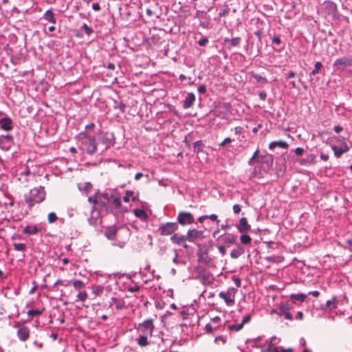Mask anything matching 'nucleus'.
Masks as SVG:
<instances>
[{
  "label": "nucleus",
  "mask_w": 352,
  "mask_h": 352,
  "mask_svg": "<svg viewBox=\"0 0 352 352\" xmlns=\"http://www.w3.org/2000/svg\"><path fill=\"white\" fill-rule=\"evenodd\" d=\"M1 136L6 143H11L13 140V137L11 135H6Z\"/></svg>",
  "instance_id": "nucleus-54"
},
{
  "label": "nucleus",
  "mask_w": 352,
  "mask_h": 352,
  "mask_svg": "<svg viewBox=\"0 0 352 352\" xmlns=\"http://www.w3.org/2000/svg\"><path fill=\"white\" fill-rule=\"evenodd\" d=\"M45 198V192L43 187L34 188L25 195V202L32 206L35 204L42 202Z\"/></svg>",
  "instance_id": "nucleus-3"
},
{
  "label": "nucleus",
  "mask_w": 352,
  "mask_h": 352,
  "mask_svg": "<svg viewBox=\"0 0 352 352\" xmlns=\"http://www.w3.org/2000/svg\"><path fill=\"white\" fill-rule=\"evenodd\" d=\"M259 98L262 100H265L267 98V94L265 91H262L258 93Z\"/></svg>",
  "instance_id": "nucleus-64"
},
{
  "label": "nucleus",
  "mask_w": 352,
  "mask_h": 352,
  "mask_svg": "<svg viewBox=\"0 0 352 352\" xmlns=\"http://www.w3.org/2000/svg\"><path fill=\"white\" fill-rule=\"evenodd\" d=\"M69 284H72L73 285L74 288L78 291L82 290L85 286L83 281H82L80 280H69V281H68V283L67 285H65V286H67Z\"/></svg>",
  "instance_id": "nucleus-25"
},
{
  "label": "nucleus",
  "mask_w": 352,
  "mask_h": 352,
  "mask_svg": "<svg viewBox=\"0 0 352 352\" xmlns=\"http://www.w3.org/2000/svg\"><path fill=\"white\" fill-rule=\"evenodd\" d=\"M99 142L104 146V150H107L115 143L114 134L109 131L102 133L99 138Z\"/></svg>",
  "instance_id": "nucleus-9"
},
{
  "label": "nucleus",
  "mask_w": 352,
  "mask_h": 352,
  "mask_svg": "<svg viewBox=\"0 0 352 352\" xmlns=\"http://www.w3.org/2000/svg\"><path fill=\"white\" fill-rule=\"evenodd\" d=\"M148 336H149L147 335L140 334L136 340L138 344L141 347L147 346L149 344L148 341Z\"/></svg>",
  "instance_id": "nucleus-27"
},
{
  "label": "nucleus",
  "mask_w": 352,
  "mask_h": 352,
  "mask_svg": "<svg viewBox=\"0 0 352 352\" xmlns=\"http://www.w3.org/2000/svg\"><path fill=\"white\" fill-rule=\"evenodd\" d=\"M111 197H112V194L101 193L98 190L94 195L88 197V201L93 204V212L100 209L107 210L111 202Z\"/></svg>",
  "instance_id": "nucleus-1"
},
{
  "label": "nucleus",
  "mask_w": 352,
  "mask_h": 352,
  "mask_svg": "<svg viewBox=\"0 0 352 352\" xmlns=\"http://www.w3.org/2000/svg\"><path fill=\"white\" fill-rule=\"evenodd\" d=\"M80 149L89 155H93L96 152V138L94 136L87 135L86 132L80 133Z\"/></svg>",
  "instance_id": "nucleus-4"
},
{
  "label": "nucleus",
  "mask_w": 352,
  "mask_h": 352,
  "mask_svg": "<svg viewBox=\"0 0 352 352\" xmlns=\"http://www.w3.org/2000/svg\"><path fill=\"white\" fill-rule=\"evenodd\" d=\"M320 158L321 160L326 162L329 160V155L324 153L322 152H320Z\"/></svg>",
  "instance_id": "nucleus-61"
},
{
  "label": "nucleus",
  "mask_w": 352,
  "mask_h": 352,
  "mask_svg": "<svg viewBox=\"0 0 352 352\" xmlns=\"http://www.w3.org/2000/svg\"><path fill=\"white\" fill-rule=\"evenodd\" d=\"M293 349L292 348L283 349L281 347H274V352H292Z\"/></svg>",
  "instance_id": "nucleus-50"
},
{
  "label": "nucleus",
  "mask_w": 352,
  "mask_h": 352,
  "mask_svg": "<svg viewBox=\"0 0 352 352\" xmlns=\"http://www.w3.org/2000/svg\"><path fill=\"white\" fill-rule=\"evenodd\" d=\"M236 236H227L223 239V242L227 245H231L235 243Z\"/></svg>",
  "instance_id": "nucleus-39"
},
{
  "label": "nucleus",
  "mask_w": 352,
  "mask_h": 352,
  "mask_svg": "<svg viewBox=\"0 0 352 352\" xmlns=\"http://www.w3.org/2000/svg\"><path fill=\"white\" fill-rule=\"evenodd\" d=\"M131 200L133 202L138 201V194L135 195L133 191L126 190L125 192V195L123 197V201L125 203H129Z\"/></svg>",
  "instance_id": "nucleus-20"
},
{
  "label": "nucleus",
  "mask_w": 352,
  "mask_h": 352,
  "mask_svg": "<svg viewBox=\"0 0 352 352\" xmlns=\"http://www.w3.org/2000/svg\"><path fill=\"white\" fill-rule=\"evenodd\" d=\"M40 229L37 226H27L24 228L23 232L28 235L36 234Z\"/></svg>",
  "instance_id": "nucleus-24"
},
{
  "label": "nucleus",
  "mask_w": 352,
  "mask_h": 352,
  "mask_svg": "<svg viewBox=\"0 0 352 352\" xmlns=\"http://www.w3.org/2000/svg\"><path fill=\"white\" fill-rule=\"evenodd\" d=\"M280 342V339L276 338V336H272L270 340L268 341H266L267 344H270L271 345L275 346L276 344H278Z\"/></svg>",
  "instance_id": "nucleus-48"
},
{
  "label": "nucleus",
  "mask_w": 352,
  "mask_h": 352,
  "mask_svg": "<svg viewBox=\"0 0 352 352\" xmlns=\"http://www.w3.org/2000/svg\"><path fill=\"white\" fill-rule=\"evenodd\" d=\"M241 206L239 205V204H234L233 206V212L235 213V214H238L241 212Z\"/></svg>",
  "instance_id": "nucleus-63"
},
{
  "label": "nucleus",
  "mask_w": 352,
  "mask_h": 352,
  "mask_svg": "<svg viewBox=\"0 0 352 352\" xmlns=\"http://www.w3.org/2000/svg\"><path fill=\"white\" fill-rule=\"evenodd\" d=\"M207 219H209L213 221H217L218 223H219V220L218 219V217L217 214H212L210 215H206Z\"/></svg>",
  "instance_id": "nucleus-55"
},
{
  "label": "nucleus",
  "mask_w": 352,
  "mask_h": 352,
  "mask_svg": "<svg viewBox=\"0 0 352 352\" xmlns=\"http://www.w3.org/2000/svg\"><path fill=\"white\" fill-rule=\"evenodd\" d=\"M95 212H96V210H94L93 212V208H92L91 209V216L88 219L89 223L91 226H96L98 221V218L99 214L96 213L95 214Z\"/></svg>",
  "instance_id": "nucleus-33"
},
{
  "label": "nucleus",
  "mask_w": 352,
  "mask_h": 352,
  "mask_svg": "<svg viewBox=\"0 0 352 352\" xmlns=\"http://www.w3.org/2000/svg\"><path fill=\"white\" fill-rule=\"evenodd\" d=\"M322 10L327 16H336L337 6L331 1H325L322 4Z\"/></svg>",
  "instance_id": "nucleus-12"
},
{
  "label": "nucleus",
  "mask_w": 352,
  "mask_h": 352,
  "mask_svg": "<svg viewBox=\"0 0 352 352\" xmlns=\"http://www.w3.org/2000/svg\"><path fill=\"white\" fill-rule=\"evenodd\" d=\"M225 42L229 43V44H230L229 48H231V47L239 45L240 42H241V38L240 37H235V38H225Z\"/></svg>",
  "instance_id": "nucleus-30"
},
{
  "label": "nucleus",
  "mask_w": 352,
  "mask_h": 352,
  "mask_svg": "<svg viewBox=\"0 0 352 352\" xmlns=\"http://www.w3.org/2000/svg\"><path fill=\"white\" fill-rule=\"evenodd\" d=\"M87 293L85 290H80L78 291V294L76 295V299L75 300L76 302L80 301V302H85L87 298Z\"/></svg>",
  "instance_id": "nucleus-31"
},
{
  "label": "nucleus",
  "mask_w": 352,
  "mask_h": 352,
  "mask_svg": "<svg viewBox=\"0 0 352 352\" xmlns=\"http://www.w3.org/2000/svg\"><path fill=\"white\" fill-rule=\"evenodd\" d=\"M43 19L53 24L56 23V19L54 18V13L51 9L47 10L45 12V14L43 15Z\"/></svg>",
  "instance_id": "nucleus-29"
},
{
  "label": "nucleus",
  "mask_w": 352,
  "mask_h": 352,
  "mask_svg": "<svg viewBox=\"0 0 352 352\" xmlns=\"http://www.w3.org/2000/svg\"><path fill=\"white\" fill-rule=\"evenodd\" d=\"M276 146H279L282 148H287L288 147V144L286 142L279 140V141H274L272 142L269 145V148L271 150H273Z\"/></svg>",
  "instance_id": "nucleus-26"
},
{
  "label": "nucleus",
  "mask_w": 352,
  "mask_h": 352,
  "mask_svg": "<svg viewBox=\"0 0 352 352\" xmlns=\"http://www.w3.org/2000/svg\"><path fill=\"white\" fill-rule=\"evenodd\" d=\"M133 213L136 217L139 218L141 220H146L148 218L147 213L143 209H134Z\"/></svg>",
  "instance_id": "nucleus-28"
},
{
  "label": "nucleus",
  "mask_w": 352,
  "mask_h": 352,
  "mask_svg": "<svg viewBox=\"0 0 352 352\" xmlns=\"http://www.w3.org/2000/svg\"><path fill=\"white\" fill-rule=\"evenodd\" d=\"M0 127L6 131H11L13 129L12 120L9 117H4L0 119Z\"/></svg>",
  "instance_id": "nucleus-15"
},
{
  "label": "nucleus",
  "mask_w": 352,
  "mask_h": 352,
  "mask_svg": "<svg viewBox=\"0 0 352 352\" xmlns=\"http://www.w3.org/2000/svg\"><path fill=\"white\" fill-rule=\"evenodd\" d=\"M251 316L250 314L246 315L243 317L241 324L244 326L245 324L248 323L250 321Z\"/></svg>",
  "instance_id": "nucleus-58"
},
{
  "label": "nucleus",
  "mask_w": 352,
  "mask_h": 352,
  "mask_svg": "<svg viewBox=\"0 0 352 352\" xmlns=\"http://www.w3.org/2000/svg\"><path fill=\"white\" fill-rule=\"evenodd\" d=\"M252 78H254L257 82H261L263 84H265L267 82V80L265 78L257 74L252 73Z\"/></svg>",
  "instance_id": "nucleus-37"
},
{
  "label": "nucleus",
  "mask_w": 352,
  "mask_h": 352,
  "mask_svg": "<svg viewBox=\"0 0 352 352\" xmlns=\"http://www.w3.org/2000/svg\"><path fill=\"white\" fill-rule=\"evenodd\" d=\"M204 232L196 229L189 230L187 232V239L189 242H193L195 239L203 236Z\"/></svg>",
  "instance_id": "nucleus-14"
},
{
  "label": "nucleus",
  "mask_w": 352,
  "mask_h": 352,
  "mask_svg": "<svg viewBox=\"0 0 352 352\" xmlns=\"http://www.w3.org/2000/svg\"><path fill=\"white\" fill-rule=\"evenodd\" d=\"M195 96L193 93H188L183 102V108L186 109L191 107L195 102Z\"/></svg>",
  "instance_id": "nucleus-16"
},
{
  "label": "nucleus",
  "mask_w": 352,
  "mask_h": 352,
  "mask_svg": "<svg viewBox=\"0 0 352 352\" xmlns=\"http://www.w3.org/2000/svg\"><path fill=\"white\" fill-rule=\"evenodd\" d=\"M234 133L236 135H241L243 132V128L241 126H236L234 129Z\"/></svg>",
  "instance_id": "nucleus-62"
},
{
  "label": "nucleus",
  "mask_w": 352,
  "mask_h": 352,
  "mask_svg": "<svg viewBox=\"0 0 352 352\" xmlns=\"http://www.w3.org/2000/svg\"><path fill=\"white\" fill-rule=\"evenodd\" d=\"M327 144L330 145L334 155L338 158L349 150V147L343 138L331 136L327 139Z\"/></svg>",
  "instance_id": "nucleus-2"
},
{
  "label": "nucleus",
  "mask_w": 352,
  "mask_h": 352,
  "mask_svg": "<svg viewBox=\"0 0 352 352\" xmlns=\"http://www.w3.org/2000/svg\"><path fill=\"white\" fill-rule=\"evenodd\" d=\"M322 67V64L321 62H316L314 65V69L311 72L310 75L311 76H315L317 74L319 73L320 70Z\"/></svg>",
  "instance_id": "nucleus-38"
},
{
  "label": "nucleus",
  "mask_w": 352,
  "mask_h": 352,
  "mask_svg": "<svg viewBox=\"0 0 352 352\" xmlns=\"http://www.w3.org/2000/svg\"><path fill=\"white\" fill-rule=\"evenodd\" d=\"M14 327L17 328L16 336L21 342H25L30 338V329L26 326L20 325L16 322Z\"/></svg>",
  "instance_id": "nucleus-10"
},
{
  "label": "nucleus",
  "mask_w": 352,
  "mask_h": 352,
  "mask_svg": "<svg viewBox=\"0 0 352 352\" xmlns=\"http://www.w3.org/2000/svg\"><path fill=\"white\" fill-rule=\"evenodd\" d=\"M118 228L115 226L108 227L105 230L104 235L109 240H114L116 239Z\"/></svg>",
  "instance_id": "nucleus-18"
},
{
  "label": "nucleus",
  "mask_w": 352,
  "mask_h": 352,
  "mask_svg": "<svg viewBox=\"0 0 352 352\" xmlns=\"http://www.w3.org/2000/svg\"><path fill=\"white\" fill-rule=\"evenodd\" d=\"M336 298L333 297L330 300H328L326 302V304L322 306V309L324 311H326L327 309L331 310L336 308Z\"/></svg>",
  "instance_id": "nucleus-23"
},
{
  "label": "nucleus",
  "mask_w": 352,
  "mask_h": 352,
  "mask_svg": "<svg viewBox=\"0 0 352 352\" xmlns=\"http://www.w3.org/2000/svg\"><path fill=\"white\" fill-rule=\"evenodd\" d=\"M111 201H112L113 205L117 208H119L121 206V199L119 197H114L112 195V197H111Z\"/></svg>",
  "instance_id": "nucleus-42"
},
{
  "label": "nucleus",
  "mask_w": 352,
  "mask_h": 352,
  "mask_svg": "<svg viewBox=\"0 0 352 352\" xmlns=\"http://www.w3.org/2000/svg\"><path fill=\"white\" fill-rule=\"evenodd\" d=\"M236 289L229 287L226 291L220 292L219 297L223 299L227 306L231 307L234 304Z\"/></svg>",
  "instance_id": "nucleus-5"
},
{
  "label": "nucleus",
  "mask_w": 352,
  "mask_h": 352,
  "mask_svg": "<svg viewBox=\"0 0 352 352\" xmlns=\"http://www.w3.org/2000/svg\"><path fill=\"white\" fill-rule=\"evenodd\" d=\"M232 142V139L230 138H226L223 140V141L219 144L220 146L223 147L227 144L230 143Z\"/></svg>",
  "instance_id": "nucleus-59"
},
{
  "label": "nucleus",
  "mask_w": 352,
  "mask_h": 352,
  "mask_svg": "<svg viewBox=\"0 0 352 352\" xmlns=\"http://www.w3.org/2000/svg\"><path fill=\"white\" fill-rule=\"evenodd\" d=\"M237 229L239 232H243L248 230L250 228V226L248 222V220L245 217H242L239 220V223L237 225Z\"/></svg>",
  "instance_id": "nucleus-17"
},
{
  "label": "nucleus",
  "mask_w": 352,
  "mask_h": 352,
  "mask_svg": "<svg viewBox=\"0 0 352 352\" xmlns=\"http://www.w3.org/2000/svg\"><path fill=\"white\" fill-rule=\"evenodd\" d=\"M244 252V249L241 247H239L237 249L232 250L230 256L232 258H238Z\"/></svg>",
  "instance_id": "nucleus-32"
},
{
  "label": "nucleus",
  "mask_w": 352,
  "mask_h": 352,
  "mask_svg": "<svg viewBox=\"0 0 352 352\" xmlns=\"http://www.w3.org/2000/svg\"><path fill=\"white\" fill-rule=\"evenodd\" d=\"M193 146L195 150L200 151L203 149L204 144L201 140H198L194 142Z\"/></svg>",
  "instance_id": "nucleus-46"
},
{
  "label": "nucleus",
  "mask_w": 352,
  "mask_h": 352,
  "mask_svg": "<svg viewBox=\"0 0 352 352\" xmlns=\"http://www.w3.org/2000/svg\"><path fill=\"white\" fill-rule=\"evenodd\" d=\"M198 92L200 94H205L206 92V87L204 85H201L197 88Z\"/></svg>",
  "instance_id": "nucleus-60"
},
{
  "label": "nucleus",
  "mask_w": 352,
  "mask_h": 352,
  "mask_svg": "<svg viewBox=\"0 0 352 352\" xmlns=\"http://www.w3.org/2000/svg\"><path fill=\"white\" fill-rule=\"evenodd\" d=\"M229 12H230V8L228 6H226L225 8L220 10V12L219 13V17L225 16L228 14Z\"/></svg>",
  "instance_id": "nucleus-51"
},
{
  "label": "nucleus",
  "mask_w": 352,
  "mask_h": 352,
  "mask_svg": "<svg viewBox=\"0 0 352 352\" xmlns=\"http://www.w3.org/2000/svg\"><path fill=\"white\" fill-rule=\"evenodd\" d=\"M44 309L40 310V309H30L28 311L27 314L29 317L33 318L34 316H41L43 314Z\"/></svg>",
  "instance_id": "nucleus-36"
},
{
  "label": "nucleus",
  "mask_w": 352,
  "mask_h": 352,
  "mask_svg": "<svg viewBox=\"0 0 352 352\" xmlns=\"http://www.w3.org/2000/svg\"><path fill=\"white\" fill-rule=\"evenodd\" d=\"M232 279L234 282V284L237 287H241V279L239 278V277H236V276H233L232 277Z\"/></svg>",
  "instance_id": "nucleus-57"
},
{
  "label": "nucleus",
  "mask_w": 352,
  "mask_h": 352,
  "mask_svg": "<svg viewBox=\"0 0 352 352\" xmlns=\"http://www.w3.org/2000/svg\"><path fill=\"white\" fill-rule=\"evenodd\" d=\"M177 222L182 226L191 224L194 222V217L190 212H180L177 218Z\"/></svg>",
  "instance_id": "nucleus-11"
},
{
  "label": "nucleus",
  "mask_w": 352,
  "mask_h": 352,
  "mask_svg": "<svg viewBox=\"0 0 352 352\" xmlns=\"http://www.w3.org/2000/svg\"><path fill=\"white\" fill-rule=\"evenodd\" d=\"M304 152V148L301 147H298L294 150V153L298 156L302 155Z\"/></svg>",
  "instance_id": "nucleus-56"
},
{
  "label": "nucleus",
  "mask_w": 352,
  "mask_h": 352,
  "mask_svg": "<svg viewBox=\"0 0 352 352\" xmlns=\"http://www.w3.org/2000/svg\"><path fill=\"white\" fill-rule=\"evenodd\" d=\"M241 243L243 244H249L252 241V238L248 234H242L240 236Z\"/></svg>",
  "instance_id": "nucleus-40"
},
{
  "label": "nucleus",
  "mask_w": 352,
  "mask_h": 352,
  "mask_svg": "<svg viewBox=\"0 0 352 352\" xmlns=\"http://www.w3.org/2000/svg\"><path fill=\"white\" fill-rule=\"evenodd\" d=\"M246 343H248L249 346L252 348L261 349L263 348L264 344L263 343L261 342L260 337L252 340H248Z\"/></svg>",
  "instance_id": "nucleus-21"
},
{
  "label": "nucleus",
  "mask_w": 352,
  "mask_h": 352,
  "mask_svg": "<svg viewBox=\"0 0 352 352\" xmlns=\"http://www.w3.org/2000/svg\"><path fill=\"white\" fill-rule=\"evenodd\" d=\"M116 105L114 106V109H119L121 112H124L126 109V104L123 102L118 103L116 101H115Z\"/></svg>",
  "instance_id": "nucleus-44"
},
{
  "label": "nucleus",
  "mask_w": 352,
  "mask_h": 352,
  "mask_svg": "<svg viewBox=\"0 0 352 352\" xmlns=\"http://www.w3.org/2000/svg\"><path fill=\"white\" fill-rule=\"evenodd\" d=\"M111 301L115 303L117 309H122L125 307V302L124 300H118L116 298H111Z\"/></svg>",
  "instance_id": "nucleus-34"
},
{
  "label": "nucleus",
  "mask_w": 352,
  "mask_h": 352,
  "mask_svg": "<svg viewBox=\"0 0 352 352\" xmlns=\"http://www.w3.org/2000/svg\"><path fill=\"white\" fill-rule=\"evenodd\" d=\"M14 248L16 251H24L26 248V245L25 243H14Z\"/></svg>",
  "instance_id": "nucleus-43"
},
{
  "label": "nucleus",
  "mask_w": 352,
  "mask_h": 352,
  "mask_svg": "<svg viewBox=\"0 0 352 352\" xmlns=\"http://www.w3.org/2000/svg\"><path fill=\"white\" fill-rule=\"evenodd\" d=\"M263 346H265V344H263ZM274 346L269 344V346L267 348H264V346H263V348L261 350V352H274Z\"/></svg>",
  "instance_id": "nucleus-53"
},
{
  "label": "nucleus",
  "mask_w": 352,
  "mask_h": 352,
  "mask_svg": "<svg viewBox=\"0 0 352 352\" xmlns=\"http://www.w3.org/2000/svg\"><path fill=\"white\" fill-rule=\"evenodd\" d=\"M47 219L50 223H52L57 220L56 214L54 212H50L48 214Z\"/></svg>",
  "instance_id": "nucleus-47"
},
{
  "label": "nucleus",
  "mask_w": 352,
  "mask_h": 352,
  "mask_svg": "<svg viewBox=\"0 0 352 352\" xmlns=\"http://www.w3.org/2000/svg\"><path fill=\"white\" fill-rule=\"evenodd\" d=\"M170 241L175 244L182 245L186 241H188V239L186 235H177V234H174L171 236Z\"/></svg>",
  "instance_id": "nucleus-19"
},
{
  "label": "nucleus",
  "mask_w": 352,
  "mask_h": 352,
  "mask_svg": "<svg viewBox=\"0 0 352 352\" xmlns=\"http://www.w3.org/2000/svg\"><path fill=\"white\" fill-rule=\"evenodd\" d=\"M333 68L336 71H345L352 67V58L346 56L336 59L333 63Z\"/></svg>",
  "instance_id": "nucleus-8"
},
{
  "label": "nucleus",
  "mask_w": 352,
  "mask_h": 352,
  "mask_svg": "<svg viewBox=\"0 0 352 352\" xmlns=\"http://www.w3.org/2000/svg\"><path fill=\"white\" fill-rule=\"evenodd\" d=\"M78 188L80 191L88 194L92 188V184L91 182H87L84 183H80L78 184Z\"/></svg>",
  "instance_id": "nucleus-22"
},
{
  "label": "nucleus",
  "mask_w": 352,
  "mask_h": 352,
  "mask_svg": "<svg viewBox=\"0 0 352 352\" xmlns=\"http://www.w3.org/2000/svg\"><path fill=\"white\" fill-rule=\"evenodd\" d=\"M154 329L155 326L153 324V320L151 318L144 320L142 322L140 323L137 327L138 331L141 334L149 336H153Z\"/></svg>",
  "instance_id": "nucleus-6"
},
{
  "label": "nucleus",
  "mask_w": 352,
  "mask_h": 352,
  "mask_svg": "<svg viewBox=\"0 0 352 352\" xmlns=\"http://www.w3.org/2000/svg\"><path fill=\"white\" fill-rule=\"evenodd\" d=\"M279 311L277 313L279 316H283L286 320H292L293 317L290 311V307L288 303L281 302L278 306Z\"/></svg>",
  "instance_id": "nucleus-13"
},
{
  "label": "nucleus",
  "mask_w": 352,
  "mask_h": 352,
  "mask_svg": "<svg viewBox=\"0 0 352 352\" xmlns=\"http://www.w3.org/2000/svg\"><path fill=\"white\" fill-rule=\"evenodd\" d=\"M103 289L104 287L102 285H98L94 289L93 294L96 296H99L102 293Z\"/></svg>",
  "instance_id": "nucleus-45"
},
{
  "label": "nucleus",
  "mask_w": 352,
  "mask_h": 352,
  "mask_svg": "<svg viewBox=\"0 0 352 352\" xmlns=\"http://www.w3.org/2000/svg\"><path fill=\"white\" fill-rule=\"evenodd\" d=\"M209 42V40L207 37H203L200 40L198 41V44L199 46H206Z\"/></svg>",
  "instance_id": "nucleus-52"
},
{
  "label": "nucleus",
  "mask_w": 352,
  "mask_h": 352,
  "mask_svg": "<svg viewBox=\"0 0 352 352\" xmlns=\"http://www.w3.org/2000/svg\"><path fill=\"white\" fill-rule=\"evenodd\" d=\"M178 229V225L175 222H167L162 223L158 228V232L162 236L173 235Z\"/></svg>",
  "instance_id": "nucleus-7"
},
{
  "label": "nucleus",
  "mask_w": 352,
  "mask_h": 352,
  "mask_svg": "<svg viewBox=\"0 0 352 352\" xmlns=\"http://www.w3.org/2000/svg\"><path fill=\"white\" fill-rule=\"evenodd\" d=\"M82 29L84 30L87 35H90L93 32V30L89 27L86 23H84L82 26Z\"/></svg>",
  "instance_id": "nucleus-49"
},
{
  "label": "nucleus",
  "mask_w": 352,
  "mask_h": 352,
  "mask_svg": "<svg viewBox=\"0 0 352 352\" xmlns=\"http://www.w3.org/2000/svg\"><path fill=\"white\" fill-rule=\"evenodd\" d=\"M307 297V294H292L290 296L291 300H298L300 302H303Z\"/></svg>",
  "instance_id": "nucleus-35"
},
{
  "label": "nucleus",
  "mask_w": 352,
  "mask_h": 352,
  "mask_svg": "<svg viewBox=\"0 0 352 352\" xmlns=\"http://www.w3.org/2000/svg\"><path fill=\"white\" fill-rule=\"evenodd\" d=\"M243 327V324L241 323H239V324H231V325H229L228 328L230 331H240L241 329H242Z\"/></svg>",
  "instance_id": "nucleus-41"
}]
</instances>
